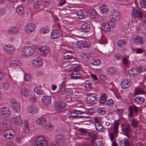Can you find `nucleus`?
<instances>
[{"instance_id":"obj_1","label":"nucleus","mask_w":146,"mask_h":146,"mask_svg":"<svg viewBox=\"0 0 146 146\" xmlns=\"http://www.w3.org/2000/svg\"><path fill=\"white\" fill-rule=\"evenodd\" d=\"M97 95L94 93H88L86 95V100L89 104L94 105L97 103Z\"/></svg>"},{"instance_id":"obj_2","label":"nucleus","mask_w":146,"mask_h":146,"mask_svg":"<svg viewBox=\"0 0 146 146\" xmlns=\"http://www.w3.org/2000/svg\"><path fill=\"white\" fill-rule=\"evenodd\" d=\"M121 128L123 135L127 136L128 139L130 138V134L131 133V130L130 125L126 123H123L121 125Z\"/></svg>"},{"instance_id":"obj_3","label":"nucleus","mask_w":146,"mask_h":146,"mask_svg":"<svg viewBox=\"0 0 146 146\" xmlns=\"http://www.w3.org/2000/svg\"><path fill=\"white\" fill-rule=\"evenodd\" d=\"M35 53L34 48L31 46H27L24 48L22 50L23 55L26 56H30L33 55Z\"/></svg>"},{"instance_id":"obj_4","label":"nucleus","mask_w":146,"mask_h":146,"mask_svg":"<svg viewBox=\"0 0 146 146\" xmlns=\"http://www.w3.org/2000/svg\"><path fill=\"white\" fill-rule=\"evenodd\" d=\"M3 135L4 137L6 139H12L16 135L15 131L13 129H6L3 132Z\"/></svg>"},{"instance_id":"obj_5","label":"nucleus","mask_w":146,"mask_h":146,"mask_svg":"<svg viewBox=\"0 0 146 146\" xmlns=\"http://www.w3.org/2000/svg\"><path fill=\"white\" fill-rule=\"evenodd\" d=\"M103 29L104 31L108 32L111 30V28H114L115 25L113 22L111 21L105 22L103 24Z\"/></svg>"},{"instance_id":"obj_6","label":"nucleus","mask_w":146,"mask_h":146,"mask_svg":"<svg viewBox=\"0 0 146 146\" xmlns=\"http://www.w3.org/2000/svg\"><path fill=\"white\" fill-rule=\"evenodd\" d=\"M0 113L2 116L9 117L11 115V111L9 108L5 107L0 108Z\"/></svg>"},{"instance_id":"obj_7","label":"nucleus","mask_w":146,"mask_h":146,"mask_svg":"<svg viewBox=\"0 0 146 146\" xmlns=\"http://www.w3.org/2000/svg\"><path fill=\"white\" fill-rule=\"evenodd\" d=\"M56 111L58 112L63 111L66 106V104L63 102H57L55 104Z\"/></svg>"},{"instance_id":"obj_8","label":"nucleus","mask_w":146,"mask_h":146,"mask_svg":"<svg viewBox=\"0 0 146 146\" xmlns=\"http://www.w3.org/2000/svg\"><path fill=\"white\" fill-rule=\"evenodd\" d=\"M64 136L62 134L57 135L54 141L52 143L53 146H59L64 140Z\"/></svg>"},{"instance_id":"obj_9","label":"nucleus","mask_w":146,"mask_h":146,"mask_svg":"<svg viewBox=\"0 0 146 146\" xmlns=\"http://www.w3.org/2000/svg\"><path fill=\"white\" fill-rule=\"evenodd\" d=\"M47 141L43 136L38 137L36 140V144L37 146H45L47 145Z\"/></svg>"},{"instance_id":"obj_10","label":"nucleus","mask_w":146,"mask_h":146,"mask_svg":"<svg viewBox=\"0 0 146 146\" xmlns=\"http://www.w3.org/2000/svg\"><path fill=\"white\" fill-rule=\"evenodd\" d=\"M35 26L33 23L28 24L25 27V31L27 33L30 34L35 29Z\"/></svg>"},{"instance_id":"obj_11","label":"nucleus","mask_w":146,"mask_h":146,"mask_svg":"<svg viewBox=\"0 0 146 146\" xmlns=\"http://www.w3.org/2000/svg\"><path fill=\"white\" fill-rule=\"evenodd\" d=\"M40 52L42 55L46 56L49 54L51 49L50 48L47 46H44L42 47L40 49Z\"/></svg>"},{"instance_id":"obj_12","label":"nucleus","mask_w":146,"mask_h":146,"mask_svg":"<svg viewBox=\"0 0 146 146\" xmlns=\"http://www.w3.org/2000/svg\"><path fill=\"white\" fill-rule=\"evenodd\" d=\"M131 84V82L130 80L125 79L121 82V85L122 89H125L129 88Z\"/></svg>"},{"instance_id":"obj_13","label":"nucleus","mask_w":146,"mask_h":146,"mask_svg":"<svg viewBox=\"0 0 146 146\" xmlns=\"http://www.w3.org/2000/svg\"><path fill=\"white\" fill-rule=\"evenodd\" d=\"M43 62L40 57H37L33 59L32 65L33 66L39 67L42 65Z\"/></svg>"},{"instance_id":"obj_14","label":"nucleus","mask_w":146,"mask_h":146,"mask_svg":"<svg viewBox=\"0 0 146 146\" xmlns=\"http://www.w3.org/2000/svg\"><path fill=\"white\" fill-rule=\"evenodd\" d=\"M4 51L7 54H11L15 51L14 47L10 45H7L3 48Z\"/></svg>"},{"instance_id":"obj_15","label":"nucleus","mask_w":146,"mask_h":146,"mask_svg":"<svg viewBox=\"0 0 146 146\" xmlns=\"http://www.w3.org/2000/svg\"><path fill=\"white\" fill-rule=\"evenodd\" d=\"M133 110L135 113L136 114L138 112V109L135 105H133V107L132 106L129 107L128 112V115L130 117H132L133 116Z\"/></svg>"},{"instance_id":"obj_16","label":"nucleus","mask_w":146,"mask_h":146,"mask_svg":"<svg viewBox=\"0 0 146 146\" xmlns=\"http://www.w3.org/2000/svg\"><path fill=\"white\" fill-rule=\"evenodd\" d=\"M41 101L43 104L48 105L51 103V98L49 96H44L41 99Z\"/></svg>"},{"instance_id":"obj_17","label":"nucleus","mask_w":146,"mask_h":146,"mask_svg":"<svg viewBox=\"0 0 146 146\" xmlns=\"http://www.w3.org/2000/svg\"><path fill=\"white\" fill-rule=\"evenodd\" d=\"M77 46L80 48H86L89 46L88 43L85 40H79L77 42Z\"/></svg>"},{"instance_id":"obj_18","label":"nucleus","mask_w":146,"mask_h":146,"mask_svg":"<svg viewBox=\"0 0 146 146\" xmlns=\"http://www.w3.org/2000/svg\"><path fill=\"white\" fill-rule=\"evenodd\" d=\"M90 26L89 24L84 23L82 24L80 27L81 31L83 33H88L90 31Z\"/></svg>"},{"instance_id":"obj_19","label":"nucleus","mask_w":146,"mask_h":146,"mask_svg":"<svg viewBox=\"0 0 146 146\" xmlns=\"http://www.w3.org/2000/svg\"><path fill=\"white\" fill-rule=\"evenodd\" d=\"M77 15L78 18H86L87 17L88 14L84 10H80L77 12Z\"/></svg>"},{"instance_id":"obj_20","label":"nucleus","mask_w":146,"mask_h":146,"mask_svg":"<svg viewBox=\"0 0 146 146\" xmlns=\"http://www.w3.org/2000/svg\"><path fill=\"white\" fill-rule=\"evenodd\" d=\"M19 31V29L18 28L15 27H12L9 29L7 32L9 34L15 35L17 34Z\"/></svg>"},{"instance_id":"obj_21","label":"nucleus","mask_w":146,"mask_h":146,"mask_svg":"<svg viewBox=\"0 0 146 146\" xmlns=\"http://www.w3.org/2000/svg\"><path fill=\"white\" fill-rule=\"evenodd\" d=\"M70 76L71 79H76L81 78L82 76L78 72L74 71L71 73Z\"/></svg>"},{"instance_id":"obj_22","label":"nucleus","mask_w":146,"mask_h":146,"mask_svg":"<svg viewBox=\"0 0 146 146\" xmlns=\"http://www.w3.org/2000/svg\"><path fill=\"white\" fill-rule=\"evenodd\" d=\"M142 13L138 11L136 8H133L132 10L131 15L133 17L135 18L139 16V17H142Z\"/></svg>"},{"instance_id":"obj_23","label":"nucleus","mask_w":146,"mask_h":146,"mask_svg":"<svg viewBox=\"0 0 146 146\" xmlns=\"http://www.w3.org/2000/svg\"><path fill=\"white\" fill-rule=\"evenodd\" d=\"M89 15L91 16V18H96L99 17L97 13L94 10L89 9L88 11Z\"/></svg>"},{"instance_id":"obj_24","label":"nucleus","mask_w":146,"mask_h":146,"mask_svg":"<svg viewBox=\"0 0 146 146\" xmlns=\"http://www.w3.org/2000/svg\"><path fill=\"white\" fill-rule=\"evenodd\" d=\"M133 42L135 45H140L143 43V38L142 36H138L134 39Z\"/></svg>"},{"instance_id":"obj_25","label":"nucleus","mask_w":146,"mask_h":146,"mask_svg":"<svg viewBox=\"0 0 146 146\" xmlns=\"http://www.w3.org/2000/svg\"><path fill=\"white\" fill-rule=\"evenodd\" d=\"M119 143L121 146H130L129 142L126 138L120 140Z\"/></svg>"},{"instance_id":"obj_26","label":"nucleus","mask_w":146,"mask_h":146,"mask_svg":"<svg viewBox=\"0 0 146 146\" xmlns=\"http://www.w3.org/2000/svg\"><path fill=\"white\" fill-rule=\"evenodd\" d=\"M36 123L40 126H43L46 122V119L43 117H40L36 120Z\"/></svg>"},{"instance_id":"obj_27","label":"nucleus","mask_w":146,"mask_h":146,"mask_svg":"<svg viewBox=\"0 0 146 146\" xmlns=\"http://www.w3.org/2000/svg\"><path fill=\"white\" fill-rule=\"evenodd\" d=\"M51 35L52 39H56L59 37L60 33L57 29H54L52 31Z\"/></svg>"},{"instance_id":"obj_28","label":"nucleus","mask_w":146,"mask_h":146,"mask_svg":"<svg viewBox=\"0 0 146 146\" xmlns=\"http://www.w3.org/2000/svg\"><path fill=\"white\" fill-rule=\"evenodd\" d=\"M127 41L125 39H120L117 42V44L119 48H123L125 46Z\"/></svg>"},{"instance_id":"obj_29","label":"nucleus","mask_w":146,"mask_h":146,"mask_svg":"<svg viewBox=\"0 0 146 146\" xmlns=\"http://www.w3.org/2000/svg\"><path fill=\"white\" fill-rule=\"evenodd\" d=\"M29 112L32 113V114H35L38 112V109L35 106H30L28 108Z\"/></svg>"},{"instance_id":"obj_30","label":"nucleus","mask_w":146,"mask_h":146,"mask_svg":"<svg viewBox=\"0 0 146 146\" xmlns=\"http://www.w3.org/2000/svg\"><path fill=\"white\" fill-rule=\"evenodd\" d=\"M100 10L101 13L106 14L108 12L109 9L107 5H103L100 6Z\"/></svg>"},{"instance_id":"obj_31","label":"nucleus","mask_w":146,"mask_h":146,"mask_svg":"<svg viewBox=\"0 0 146 146\" xmlns=\"http://www.w3.org/2000/svg\"><path fill=\"white\" fill-rule=\"evenodd\" d=\"M120 17V13L119 11L115 10H113L111 13V18H119Z\"/></svg>"},{"instance_id":"obj_32","label":"nucleus","mask_w":146,"mask_h":146,"mask_svg":"<svg viewBox=\"0 0 146 146\" xmlns=\"http://www.w3.org/2000/svg\"><path fill=\"white\" fill-rule=\"evenodd\" d=\"M135 103L137 104H141L144 102L145 99L143 97H137L134 99Z\"/></svg>"},{"instance_id":"obj_33","label":"nucleus","mask_w":146,"mask_h":146,"mask_svg":"<svg viewBox=\"0 0 146 146\" xmlns=\"http://www.w3.org/2000/svg\"><path fill=\"white\" fill-rule=\"evenodd\" d=\"M95 126L96 130L98 131H102L104 129L101 123L100 122L95 123Z\"/></svg>"},{"instance_id":"obj_34","label":"nucleus","mask_w":146,"mask_h":146,"mask_svg":"<svg viewBox=\"0 0 146 146\" xmlns=\"http://www.w3.org/2000/svg\"><path fill=\"white\" fill-rule=\"evenodd\" d=\"M49 28L47 26L41 27L40 29V33L41 34H45L50 31Z\"/></svg>"},{"instance_id":"obj_35","label":"nucleus","mask_w":146,"mask_h":146,"mask_svg":"<svg viewBox=\"0 0 146 146\" xmlns=\"http://www.w3.org/2000/svg\"><path fill=\"white\" fill-rule=\"evenodd\" d=\"M73 54L70 52H66L64 54V58L66 60H70L73 58Z\"/></svg>"},{"instance_id":"obj_36","label":"nucleus","mask_w":146,"mask_h":146,"mask_svg":"<svg viewBox=\"0 0 146 146\" xmlns=\"http://www.w3.org/2000/svg\"><path fill=\"white\" fill-rule=\"evenodd\" d=\"M129 73L131 76L135 77L137 75L138 71L136 69L133 68L129 70Z\"/></svg>"},{"instance_id":"obj_37","label":"nucleus","mask_w":146,"mask_h":146,"mask_svg":"<svg viewBox=\"0 0 146 146\" xmlns=\"http://www.w3.org/2000/svg\"><path fill=\"white\" fill-rule=\"evenodd\" d=\"M13 109L17 113H19L20 111L21 107L20 104L19 103L16 105L12 106Z\"/></svg>"},{"instance_id":"obj_38","label":"nucleus","mask_w":146,"mask_h":146,"mask_svg":"<svg viewBox=\"0 0 146 146\" xmlns=\"http://www.w3.org/2000/svg\"><path fill=\"white\" fill-rule=\"evenodd\" d=\"M21 94L24 96H27L29 94L28 90L24 87H23L21 90Z\"/></svg>"},{"instance_id":"obj_39","label":"nucleus","mask_w":146,"mask_h":146,"mask_svg":"<svg viewBox=\"0 0 146 146\" xmlns=\"http://www.w3.org/2000/svg\"><path fill=\"white\" fill-rule=\"evenodd\" d=\"M57 92L58 95L61 97H64L65 96L68 95L66 92L65 89H59Z\"/></svg>"},{"instance_id":"obj_40","label":"nucleus","mask_w":146,"mask_h":146,"mask_svg":"<svg viewBox=\"0 0 146 146\" xmlns=\"http://www.w3.org/2000/svg\"><path fill=\"white\" fill-rule=\"evenodd\" d=\"M107 96L105 94H103L101 95V97L99 99V102L100 104H104L105 103L106 101Z\"/></svg>"},{"instance_id":"obj_41","label":"nucleus","mask_w":146,"mask_h":146,"mask_svg":"<svg viewBox=\"0 0 146 146\" xmlns=\"http://www.w3.org/2000/svg\"><path fill=\"white\" fill-rule=\"evenodd\" d=\"M2 124V126L3 129L9 127L10 126V122L9 120L5 119L3 120Z\"/></svg>"},{"instance_id":"obj_42","label":"nucleus","mask_w":146,"mask_h":146,"mask_svg":"<svg viewBox=\"0 0 146 146\" xmlns=\"http://www.w3.org/2000/svg\"><path fill=\"white\" fill-rule=\"evenodd\" d=\"M34 91L37 94L42 95L43 93V91L41 88L38 87H35L34 89Z\"/></svg>"},{"instance_id":"obj_43","label":"nucleus","mask_w":146,"mask_h":146,"mask_svg":"<svg viewBox=\"0 0 146 146\" xmlns=\"http://www.w3.org/2000/svg\"><path fill=\"white\" fill-rule=\"evenodd\" d=\"M17 13L19 15H22L24 12L23 8L21 6H17L16 9Z\"/></svg>"},{"instance_id":"obj_44","label":"nucleus","mask_w":146,"mask_h":146,"mask_svg":"<svg viewBox=\"0 0 146 146\" xmlns=\"http://www.w3.org/2000/svg\"><path fill=\"white\" fill-rule=\"evenodd\" d=\"M119 125V123L118 122H116L114 124L113 127V132L115 134H116L118 132V129Z\"/></svg>"},{"instance_id":"obj_45","label":"nucleus","mask_w":146,"mask_h":146,"mask_svg":"<svg viewBox=\"0 0 146 146\" xmlns=\"http://www.w3.org/2000/svg\"><path fill=\"white\" fill-rule=\"evenodd\" d=\"M13 121L16 124H21L22 123L21 119L19 117L13 118Z\"/></svg>"},{"instance_id":"obj_46","label":"nucleus","mask_w":146,"mask_h":146,"mask_svg":"<svg viewBox=\"0 0 146 146\" xmlns=\"http://www.w3.org/2000/svg\"><path fill=\"white\" fill-rule=\"evenodd\" d=\"M117 70V68L113 67H109L107 70L108 73L109 74H114Z\"/></svg>"},{"instance_id":"obj_47","label":"nucleus","mask_w":146,"mask_h":146,"mask_svg":"<svg viewBox=\"0 0 146 146\" xmlns=\"http://www.w3.org/2000/svg\"><path fill=\"white\" fill-rule=\"evenodd\" d=\"M135 95H137L140 94H143L144 93L143 90L141 88H137L135 90Z\"/></svg>"},{"instance_id":"obj_48","label":"nucleus","mask_w":146,"mask_h":146,"mask_svg":"<svg viewBox=\"0 0 146 146\" xmlns=\"http://www.w3.org/2000/svg\"><path fill=\"white\" fill-rule=\"evenodd\" d=\"M10 64L15 66H20L21 64V63L19 61L16 60H11L10 62Z\"/></svg>"},{"instance_id":"obj_49","label":"nucleus","mask_w":146,"mask_h":146,"mask_svg":"<svg viewBox=\"0 0 146 146\" xmlns=\"http://www.w3.org/2000/svg\"><path fill=\"white\" fill-rule=\"evenodd\" d=\"M97 112L100 115H104L106 113L105 109L103 107L99 108L97 110Z\"/></svg>"},{"instance_id":"obj_50","label":"nucleus","mask_w":146,"mask_h":146,"mask_svg":"<svg viewBox=\"0 0 146 146\" xmlns=\"http://www.w3.org/2000/svg\"><path fill=\"white\" fill-rule=\"evenodd\" d=\"M90 64L94 66H99L101 64V62L99 59H96L91 62Z\"/></svg>"},{"instance_id":"obj_51","label":"nucleus","mask_w":146,"mask_h":146,"mask_svg":"<svg viewBox=\"0 0 146 146\" xmlns=\"http://www.w3.org/2000/svg\"><path fill=\"white\" fill-rule=\"evenodd\" d=\"M25 131L27 133H28L30 131V128L29 126V123L27 120H25Z\"/></svg>"},{"instance_id":"obj_52","label":"nucleus","mask_w":146,"mask_h":146,"mask_svg":"<svg viewBox=\"0 0 146 146\" xmlns=\"http://www.w3.org/2000/svg\"><path fill=\"white\" fill-rule=\"evenodd\" d=\"M130 122L131 125L134 127H136L138 125L137 122L134 119H132L131 120Z\"/></svg>"},{"instance_id":"obj_53","label":"nucleus","mask_w":146,"mask_h":146,"mask_svg":"<svg viewBox=\"0 0 146 146\" xmlns=\"http://www.w3.org/2000/svg\"><path fill=\"white\" fill-rule=\"evenodd\" d=\"M106 103L108 106L111 107L113 106L114 104V102L111 99L108 100Z\"/></svg>"},{"instance_id":"obj_54","label":"nucleus","mask_w":146,"mask_h":146,"mask_svg":"<svg viewBox=\"0 0 146 146\" xmlns=\"http://www.w3.org/2000/svg\"><path fill=\"white\" fill-rule=\"evenodd\" d=\"M31 76L29 74H25L24 77V80L26 82H29L31 80Z\"/></svg>"},{"instance_id":"obj_55","label":"nucleus","mask_w":146,"mask_h":146,"mask_svg":"<svg viewBox=\"0 0 146 146\" xmlns=\"http://www.w3.org/2000/svg\"><path fill=\"white\" fill-rule=\"evenodd\" d=\"M140 4L142 8H146V1L145 0H141L140 2Z\"/></svg>"},{"instance_id":"obj_56","label":"nucleus","mask_w":146,"mask_h":146,"mask_svg":"<svg viewBox=\"0 0 146 146\" xmlns=\"http://www.w3.org/2000/svg\"><path fill=\"white\" fill-rule=\"evenodd\" d=\"M146 67L145 66H141L139 67V72H144L146 70Z\"/></svg>"},{"instance_id":"obj_57","label":"nucleus","mask_w":146,"mask_h":146,"mask_svg":"<svg viewBox=\"0 0 146 146\" xmlns=\"http://www.w3.org/2000/svg\"><path fill=\"white\" fill-rule=\"evenodd\" d=\"M34 6L35 8L38 9L41 6V2L39 1H36L34 4Z\"/></svg>"},{"instance_id":"obj_58","label":"nucleus","mask_w":146,"mask_h":146,"mask_svg":"<svg viewBox=\"0 0 146 146\" xmlns=\"http://www.w3.org/2000/svg\"><path fill=\"white\" fill-rule=\"evenodd\" d=\"M11 103V105L12 106L15 105L19 103V102H17V101L15 99H11L10 101Z\"/></svg>"},{"instance_id":"obj_59","label":"nucleus","mask_w":146,"mask_h":146,"mask_svg":"<svg viewBox=\"0 0 146 146\" xmlns=\"http://www.w3.org/2000/svg\"><path fill=\"white\" fill-rule=\"evenodd\" d=\"M55 22H57V27L58 29L60 31H62V27L60 26V23L58 22V19H56Z\"/></svg>"},{"instance_id":"obj_60","label":"nucleus","mask_w":146,"mask_h":146,"mask_svg":"<svg viewBox=\"0 0 146 146\" xmlns=\"http://www.w3.org/2000/svg\"><path fill=\"white\" fill-rule=\"evenodd\" d=\"M74 111H75V114H76L77 115H82V114H85V113L84 112L82 111H80L77 110H74Z\"/></svg>"},{"instance_id":"obj_61","label":"nucleus","mask_w":146,"mask_h":146,"mask_svg":"<svg viewBox=\"0 0 146 146\" xmlns=\"http://www.w3.org/2000/svg\"><path fill=\"white\" fill-rule=\"evenodd\" d=\"M88 135L91 138H95L97 137L96 135L92 132L89 133Z\"/></svg>"},{"instance_id":"obj_62","label":"nucleus","mask_w":146,"mask_h":146,"mask_svg":"<svg viewBox=\"0 0 146 146\" xmlns=\"http://www.w3.org/2000/svg\"><path fill=\"white\" fill-rule=\"evenodd\" d=\"M5 76L3 70H0V81L2 80Z\"/></svg>"},{"instance_id":"obj_63","label":"nucleus","mask_w":146,"mask_h":146,"mask_svg":"<svg viewBox=\"0 0 146 146\" xmlns=\"http://www.w3.org/2000/svg\"><path fill=\"white\" fill-rule=\"evenodd\" d=\"M10 88V86L9 83H6L5 84L3 87V89L4 90H7Z\"/></svg>"},{"instance_id":"obj_64","label":"nucleus","mask_w":146,"mask_h":146,"mask_svg":"<svg viewBox=\"0 0 146 146\" xmlns=\"http://www.w3.org/2000/svg\"><path fill=\"white\" fill-rule=\"evenodd\" d=\"M100 141H97L92 144V146H101V143Z\"/></svg>"}]
</instances>
